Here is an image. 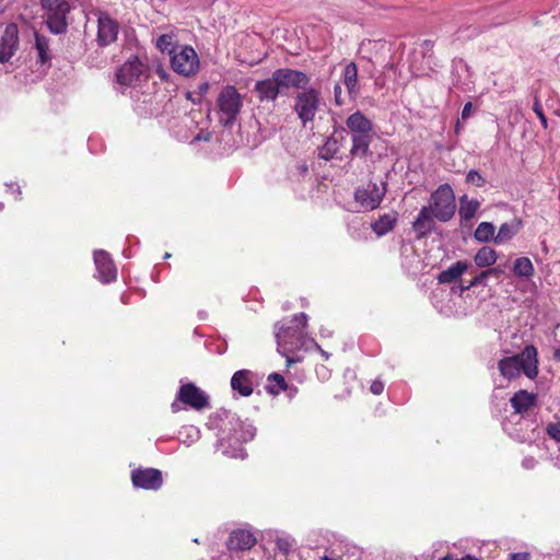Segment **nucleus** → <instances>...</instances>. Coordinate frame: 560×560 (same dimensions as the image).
Instances as JSON below:
<instances>
[{
	"label": "nucleus",
	"mask_w": 560,
	"mask_h": 560,
	"mask_svg": "<svg viewBox=\"0 0 560 560\" xmlns=\"http://www.w3.org/2000/svg\"><path fill=\"white\" fill-rule=\"evenodd\" d=\"M308 316L305 313L295 314L291 318H284L275 325V336L278 352L287 358V364L300 362V355H290L299 349H308L310 339L305 335Z\"/></svg>",
	"instance_id": "f257e3e1"
},
{
	"label": "nucleus",
	"mask_w": 560,
	"mask_h": 560,
	"mask_svg": "<svg viewBox=\"0 0 560 560\" xmlns=\"http://www.w3.org/2000/svg\"><path fill=\"white\" fill-rule=\"evenodd\" d=\"M499 371L504 378L514 380L523 372L528 378L538 375V351L535 346L527 345L520 354L504 357L498 363Z\"/></svg>",
	"instance_id": "f03ea898"
},
{
	"label": "nucleus",
	"mask_w": 560,
	"mask_h": 560,
	"mask_svg": "<svg viewBox=\"0 0 560 560\" xmlns=\"http://www.w3.org/2000/svg\"><path fill=\"white\" fill-rule=\"evenodd\" d=\"M219 120L224 126L235 122L243 107V96L235 86L225 85L217 98Z\"/></svg>",
	"instance_id": "7ed1b4c3"
},
{
	"label": "nucleus",
	"mask_w": 560,
	"mask_h": 560,
	"mask_svg": "<svg viewBox=\"0 0 560 560\" xmlns=\"http://www.w3.org/2000/svg\"><path fill=\"white\" fill-rule=\"evenodd\" d=\"M428 208H431L435 219L441 222L450 221L456 210L455 196L452 187L448 184H443L438 187L430 196Z\"/></svg>",
	"instance_id": "20e7f679"
},
{
	"label": "nucleus",
	"mask_w": 560,
	"mask_h": 560,
	"mask_svg": "<svg viewBox=\"0 0 560 560\" xmlns=\"http://www.w3.org/2000/svg\"><path fill=\"white\" fill-rule=\"evenodd\" d=\"M43 9L46 11V24L54 34H62L67 31V14L70 5L66 0H40Z\"/></svg>",
	"instance_id": "39448f33"
},
{
	"label": "nucleus",
	"mask_w": 560,
	"mask_h": 560,
	"mask_svg": "<svg viewBox=\"0 0 560 560\" xmlns=\"http://www.w3.org/2000/svg\"><path fill=\"white\" fill-rule=\"evenodd\" d=\"M199 66V57L191 46L180 45L172 51L171 67L176 73L191 77L198 72Z\"/></svg>",
	"instance_id": "423d86ee"
},
{
	"label": "nucleus",
	"mask_w": 560,
	"mask_h": 560,
	"mask_svg": "<svg viewBox=\"0 0 560 560\" xmlns=\"http://www.w3.org/2000/svg\"><path fill=\"white\" fill-rule=\"evenodd\" d=\"M319 91L314 88L304 89L294 97V112L305 127L312 122L319 108Z\"/></svg>",
	"instance_id": "0eeeda50"
},
{
	"label": "nucleus",
	"mask_w": 560,
	"mask_h": 560,
	"mask_svg": "<svg viewBox=\"0 0 560 560\" xmlns=\"http://www.w3.org/2000/svg\"><path fill=\"white\" fill-rule=\"evenodd\" d=\"M148 77L147 66L138 56H131L116 72V81L124 86H135Z\"/></svg>",
	"instance_id": "6e6552de"
},
{
	"label": "nucleus",
	"mask_w": 560,
	"mask_h": 560,
	"mask_svg": "<svg viewBox=\"0 0 560 560\" xmlns=\"http://www.w3.org/2000/svg\"><path fill=\"white\" fill-rule=\"evenodd\" d=\"M386 186L384 182L380 184L370 182L365 186L355 189L354 200L365 210H374L381 205L387 191Z\"/></svg>",
	"instance_id": "1a4fd4ad"
},
{
	"label": "nucleus",
	"mask_w": 560,
	"mask_h": 560,
	"mask_svg": "<svg viewBox=\"0 0 560 560\" xmlns=\"http://www.w3.org/2000/svg\"><path fill=\"white\" fill-rule=\"evenodd\" d=\"M272 73L281 93H285L290 89L304 90L311 82L310 77L305 72L295 69L279 68Z\"/></svg>",
	"instance_id": "9d476101"
},
{
	"label": "nucleus",
	"mask_w": 560,
	"mask_h": 560,
	"mask_svg": "<svg viewBox=\"0 0 560 560\" xmlns=\"http://www.w3.org/2000/svg\"><path fill=\"white\" fill-rule=\"evenodd\" d=\"M177 400L195 410H202L210 407L208 394L194 383L183 384L179 387Z\"/></svg>",
	"instance_id": "9b49d317"
},
{
	"label": "nucleus",
	"mask_w": 560,
	"mask_h": 560,
	"mask_svg": "<svg viewBox=\"0 0 560 560\" xmlns=\"http://www.w3.org/2000/svg\"><path fill=\"white\" fill-rule=\"evenodd\" d=\"M119 24L107 12L97 13L96 42L101 47H107L117 40Z\"/></svg>",
	"instance_id": "f8f14e48"
},
{
	"label": "nucleus",
	"mask_w": 560,
	"mask_h": 560,
	"mask_svg": "<svg viewBox=\"0 0 560 560\" xmlns=\"http://www.w3.org/2000/svg\"><path fill=\"white\" fill-rule=\"evenodd\" d=\"M20 46L19 27L9 23L0 36V63H7L16 54Z\"/></svg>",
	"instance_id": "ddd939ff"
},
{
	"label": "nucleus",
	"mask_w": 560,
	"mask_h": 560,
	"mask_svg": "<svg viewBox=\"0 0 560 560\" xmlns=\"http://www.w3.org/2000/svg\"><path fill=\"white\" fill-rule=\"evenodd\" d=\"M131 481L136 488L159 490L163 485V476L155 468H138L132 470Z\"/></svg>",
	"instance_id": "4468645a"
},
{
	"label": "nucleus",
	"mask_w": 560,
	"mask_h": 560,
	"mask_svg": "<svg viewBox=\"0 0 560 560\" xmlns=\"http://www.w3.org/2000/svg\"><path fill=\"white\" fill-rule=\"evenodd\" d=\"M94 264L97 278L103 283H110L117 278V269L108 253L100 249L94 252Z\"/></svg>",
	"instance_id": "2eb2a0df"
},
{
	"label": "nucleus",
	"mask_w": 560,
	"mask_h": 560,
	"mask_svg": "<svg viewBox=\"0 0 560 560\" xmlns=\"http://www.w3.org/2000/svg\"><path fill=\"white\" fill-rule=\"evenodd\" d=\"M256 376L249 370L236 371L231 378V388L242 397H248L254 392Z\"/></svg>",
	"instance_id": "dca6fc26"
},
{
	"label": "nucleus",
	"mask_w": 560,
	"mask_h": 560,
	"mask_svg": "<svg viewBox=\"0 0 560 560\" xmlns=\"http://www.w3.org/2000/svg\"><path fill=\"white\" fill-rule=\"evenodd\" d=\"M254 91L257 93L260 102H275L281 93L273 73L268 79L257 81Z\"/></svg>",
	"instance_id": "f3484780"
},
{
	"label": "nucleus",
	"mask_w": 560,
	"mask_h": 560,
	"mask_svg": "<svg viewBox=\"0 0 560 560\" xmlns=\"http://www.w3.org/2000/svg\"><path fill=\"white\" fill-rule=\"evenodd\" d=\"M434 214L431 208L422 207L418 213V217L412 222V229L417 233L418 237H423L432 232L434 229Z\"/></svg>",
	"instance_id": "a211bd4d"
},
{
	"label": "nucleus",
	"mask_w": 560,
	"mask_h": 560,
	"mask_svg": "<svg viewBox=\"0 0 560 560\" xmlns=\"http://www.w3.org/2000/svg\"><path fill=\"white\" fill-rule=\"evenodd\" d=\"M256 544L254 534L246 529H236L231 533L228 540L230 550H248Z\"/></svg>",
	"instance_id": "6ab92c4d"
},
{
	"label": "nucleus",
	"mask_w": 560,
	"mask_h": 560,
	"mask_svg": "<svg viewBox=\"0 0 560 560\" xmlns=\"http://www.w3.org/2000/svg\"><path fill=\"white\" fill-rule=\"evenodd\" d=\"M347 128L351 131V136L370 135L373 130L372 121L360 110L351 114L346 121Z\"/></svg>",
	"instance_id": "aec40b11"
},
{
	"label": "nucleus",
	"mask_w": 560,
	"mask_h": 560,
	"mask_svg": "<svg viewBox=\"0 0 560 560\" xmlns=\"http://www.w3.org/2000/svg\"><path fill=\"white\" fill-rule=\"evenodd\" d=\"M510 402L515 413L522 415L536 406L537 395L528 393L525 389H521L511 397Z\"/></svg>",
	"instance_id": "412c9836"
},
{
	"label": "nucleus",
	"mask_w": 560,
	"mask_h": 560,
	"mask_svg": "<svg viewBox=\"0 0 560 560\" xmlns=\"http://www.w3.org/2000/svg\"><path fill=\"white\" fill-rule=\"evenodd\" d=\"M35 43L34 49L36 50V62L40 65V67L49 68L52 59V55L49 47V39L35 32L34 34Z\"/></svg>",
	"instance_id": "4be33fe9"
},
{
	"label": "nucleus",
	"mask_w": 560,
	"mask_h": 560,
	"mask_svg": "<svg viewBox=\"0 0 560 560\" xmlns=\"http://www.w3.org/2000/svg\"><path fill=\"white\" fill-rule=\"evenodd\" d=\"M469 264L458 260L452 264L447 269L440 272L438 276L439 283H451L457 280L465 271H467Z\"/></svg>",
	"instance_id": "5701e85b"
},
{
	"label": "nucleus",
	"mask_w": 560,
	"mask_h": 560,
	"mask_svg": "<svg viewBox=\"0 0 560 560\" xmlns=\"http://www.w3.org/2000/svg\"><path fill=\"white\" fill-rule=\"evenodd\" d=\"M342 82L351 97H355L359 93L358 89V67L354 62H349L342 73Z\"/></svg>",
	"instance_id": "b1692460"
},
{
	"label": "nucleus",
	"mask_w": 560,
	"mask_h": 560,
	"mask_svg": "<svg viewBox=\"0 0 560 560\" xmlns=\"http://www.w3.org/2000/svg\"><path fill=\"white\" fill-rule=\"evenodd\" d=\"M352 147L350 149V155L352 158L360 156L364 158L370 154V144L372 142V135H355L351 136Z\"/></svg>",
	"instance_id": "393cba45"
},
{
	"label": "nucleus",
	"mask_w": 560,
	"mask_h": 560,
	"mask_svg": "<svg viewBox=\"0 0 560 560\" xmlns=\"http://www.w3.org/2000/svg\"><path fill=\"white\" fill-rule=\"evenodd\" d=\"M480 207V202L477 199H468L467 195L459 198V217L464 222L470 221Z\"/></svg>",
	"instance_id": "a878e982"
},
{
	"label": "nucleus",
	"mask_w": 560,
	"mask_h": 560,
	"mask_svg": "<svg viewBox=\"0 0 560 560\" xmlns=\"http://www.w3.org/2000/svg\"><path fill=\"white\" fill-rule=\"evenodd\" d=\"M497 259V252L489 246L481 247L474 257V261L479 268L491 267L495 264Z\"/></svg>",
	"instance_id": "bb28decb"
},
{
	"label": "nucleus",
	"mask_w": 560,
	"mask_h": 560,
	"mask_svg": "<svg viewBox=\"0 0 560 560\" xmlns=\"http://www.w3.org/2000/svg\"><path fill=\"white\" fill-rule=\"evenodd\" d=\"M453 85L460 91H469L471 88L470 81H460L459 78L463 73L468 74V66L464 60H458L453 65Z\"/></svg>",
	"instance_id": "cd10ccee"
},
{
	"label": "nucleus",
	"mask_w": 560,
	"mask_h": 560,
	"mask_svg": "<svg viewBox=\"0 0 560 560\" xmlns=\"http://www.w3.org/2000/svg\"><path fill=\"white\" fill-rule=\"evenodd\" d=\"M396 217L393 214H383L372 223V230L376 235L383 236L394 229Z\"/></svg>",
	"instance_id": "c85d7f7f"
},
{
	"label": "nucleus",
	"mask_w": 560,
	"mask_h": 560,
	"mask_svg": "<svg viewBox=\"0 0 560 560\" xmlns=\"http://www.w3.org/2000/svg\"><path fill=\"white\" fill-rule=\"evenodd\" d=\"M535 269L533 262L527 257H520L514 261L513 273L518 278H530L534 276Z\"/></svg>",
	"instance_id": "c756f323"
},
{
	"label": "nucleus",
	"mask_w": 560,
	"mask_h": 560,
	"mask_svg": "<svg viewBox=\"0 0 560 560\" xmlns=\"http://www.w3.org/2000/svg\"><path fill=\"white\" fill-rule=\"evenodd\" d=\"M474 237L479 243H488L490 241H494L495 237V226L491 222H481L477 226L474 233Z\"/></svg>",
	"instance_id": "7c9ffc66"
},
{
	"label": "nucleus",
	"mask_w": 560,
	"mask_h": 560,
	"mask_svg": "<svg viewBox=\"0 0 560 560\" xmlns=\"http://www.w3.org/2000/svg\"><path fill=\"white\" fill-rule=\"evenodd\" d=\"M267 381L266 390L271 395H279L288 388L284 377L279 373H271Z\"/></svg>",
	"instance_id": "2f4dec72"
},
{
	"label": "nucleus",
	"mask_w": 560,
	"mask_h": 560,
	"mask_svg": "<svg viewBox=\"0 0 560 560\" xmlns=\"http://www.w3.org/2000/svg\"><path fill=\"white\" fill-rule=\"evenodd\" d=\"M339 151V142L335 138H327L325 143L318 150V156L323 160L329 161Z\"/></svg>",
	"instance_id": "473e14b6"
},
{
	"label": "nucleus",
	"mask_w": 560,
	"mask_h": 560,
	"mask_svg": "<svg viewBox=\"0 0 560 560\" xmlns=\"http://www.w3.org/2000/svg\"><path fill=\"white\" fill-rule=\"evenodd\" d=\"M156 47L162 52H167L170 57L172 56V51L178 46L174 43V36L172 34H163L158 37Z\"/></svg>",
	"instance_id": "72a5a7b5"
},
{
	"label": "nucleus",
	"mask_w": 560,
	"mask_h": 560,
	"mask_svg": "<svg viewBox=\"0 0 560 560\" xmlns=\"http://www.w3.org/2000/svg\"><path fill=\"white\" fill-rule=\"evenodd\" d=\"M517 233V229L510 224V223H503L499 228L498 233L495 234L494 242L497 244L504 243L509 240H511L515 234Z\"/></svg>",
	"instance_id": "f704fd0d"
},
{
	"label": "nucleus",
	"mask_w": 560,
	"mask_h": 560,
	"mask_svg": "<svg viewBox=\"0 0 560 560\" xmlns=\"http://www.w3.org/2000/svg\"><path fill=\"white\" fill-rule=\"evenodd\" d=\"M466 182L475 185L476 187H482L486 184L485 178L476 170H470L466 175Z\"/></svg>",
	"instance_id": "c9c22d12"
},
{
	"label": "nucleus",
	"mask_w": 560,
	"mask_h": 560,
	"mask_svg": "<svg viewBox=\"0 0 560 560\" xmlns=\"http://www.w3.org/2000/svg\"><path fill=\"white\" fill-rule=\"evenodd\" d=\"M488 273L486 270L481 271L479 275L475 276L471 280H469L466 284H465V289H471L474 287H478V285H486L487 284V279H488Z\"/></svg>",
	"instance_id": "e433bc0d"
},
{
	"label": "nucleus",
	"mask_w": 560,
	"mask_h": 560,
	"mask_svg": "<svg viewBox=\"0 0 560 560\" xmlns=\"http://www.w3.org/2000/svg\"><path fill=\"white\" fill-rule=\"evenodd\" d=\"M277 548L280 552L288 555L293 547V542L289 537H280L276 540Z\"/></svg>",
	"instance_id": "4c0bfd02"
},
{
	"label": "nucleus",
	"mask_w": 560,
	"mask_h": 560,
	"mask_svg": "<svg viewBox=\"0 0 560 560\" xmlns=\"http://www.w3.org/2000/svg\"><path fill=\"white\" fill-rule=\"evenodd\" d=\"M533 110L535 112V114L537 115V117L539 118L542 127L545 129H547L548 127V120H547V117L545 116L544 112H542V106L540 104V102L538 100H536L534 102V105H533Z\"/></svg>",
	"instance_id": "58836bf2"
},
{
	"label": "nucleus",
	"mask_w": 560,
	"mask_h": 560,
	"mask_svg": "<svg viewBox=\"0 0 560 560\" xmlns=\"http://www.w3.org/2000/svg\"><path fill=\"white\" fill-rule=\"evenodd\" d=\"M547 433L556 441H560V422L549 423L547 427Z\"/></svg>",
	"instance_id": "ea45409f"
},
{
	"label": "nucleus",
	"mask_w": 560,
	"mask_h": 560,
	"mask_svg": "<svg viewBox=\"0 0 560 560\" xmlns=\"http://www.w3.org/2000/svg\"><path fill=\"white\" fill-rule=\"evenodd\" d=\"M185 431L187 432V440H184V442H194L199 439V430L196 427H187L185 428Z\"/></svg>",
	"instance_id": "a19ab883"
},
{
	"label": "nucleus",
	"mask_w": 560,
	"mask_h": 560,
	"mask_svg": "<svg viewBox=\"0 0 560 560\" xmlns=\"http://www.w3.org/2000/svg\"><path fill=\"white\" fill-rule=\"evenodd\" d=\"M334 97H335V103L337 105H342L343 104V98H342V89H341V85L339 83L335 84L334 86Z\"/></svg>",
	"instance_id": "79ce46f5"
},
{
	"label": "nucleus",
	"mask_w": 560,
	"mask_h": 560,
	"mask_svg": "<svg viewBox=\"0 0 560 560\" xmlns=\"http://www.w3.org/2000/svg\"><path fill=\"white\" fill-rule=\"evenodd\" d=\"M371 393L374 395H381L384 390V383L380 380H375L370 387Z\"/></svg>",
	"instance_id": "37998d69"
},
{
	"label": "nucleus",
	"mask_w": 560,
	"mask_h": 560,
	"mask_svg": "<svg viewBox=\"0 0 560 560\" xmlns=\"http://www.w3.org/2000/svg\"><path fill=\"white\" fill-rule=\"evenodd\" d=\"M471 110H472V104L470 102L466 103L463 107L460 119L463 121L467 120L471 115Z\"/></svg>",
	"instance_id": "c03bdc74"
},
{
	"label": "nucleus",
	"mask_w": 560,
	"mask_h": 560,
	"mask_svg": "<svg viewBox=\"0 0 560 560\" xmlns=\"http://www.w3.org/2000/svg\"><path fill=\"white\" fill-rule=\"evenodd\" d=\"M536 459L532 456H527L522 460V466L525 469H533L536 466Z\"/></svg>",
	"instance_id": "a18cd8bd"
},
{
	"label": "nucleus",
	"mask_w": 560,
	"mask_h": 560,
	"mask_svg": "<svg viewBox=\"0 0 560 560\" xmlns=\"http://www.w3.org/2000/svg\"><path fill=\"white\" fill-rule=\"evenodd\" d=\"M486 271L488 273V277L493 276L497 278H499V276L504 272L503 269H501L500 267H488Z\"/></svg>",
	"instance_id": "49530a36"
},
{
	"label": "nucleus",
	"mask_w": 560,
	"mask_h": 560,
	"mask_svg": "<svg viewBox=\"0 0 560 560\" xmlns=\"http://www.w3.org/2000/svg\"><path fill=\"white\" fill-rule=\"evenodd\" d=\"M510 560H529V555L527 552L511 553Z\"/></svg>",
	"instance_id": "de8ad7c7"
},
{
	"label": "nucleus",
	"mask_w": 560,
	"mask_h": 560,
	"mask_svg": "<svg viewBox=\"0 0 560 560\" xmlns=\"http://www.w3.org/2000/svg\"><path fill=\"white\" fill-rule=\"evenodd\" d=\"M308 346H313L315 348H317L319 350V352L322 353V355L327 360L329 358V353H327L326 351H324L319 346L318 343L314 340V339H310V345Z\"/></svg>",
	"instance_id": "09e8293b"
},
{
	"label": "nucleus",
	"mask_w": 560,
	"mask_h": 560,
	"mask_svg": "<svg viewBox=\"0 0 560 560\" xmlns=\"http://www.w3.org/2000/svg\"><path fill=\"white\" fill-rule=\"evenodd\" d=\"M210 139V133L207 132L206 135H203L202 132L198 133L194 140L196 141H200V140H205V141H209Z\"/></svg>",
	"instance_id": "8fccbe9b"
},
{
	"label": "nucleus",
	"mask_w": 560,
	"mask_h": 560,
	"mask_svg": "<svg viewBox=\"0 0 560 560\" xmlns=\"http://www.w3.org/2000/svg\"><path fill=\"white\" fill-rule=\"evenodd\" d=\"M467 290H468V289H465V284H459V285H457V287H453V288H452V291H453L454 293H459V294H462L463 292H465V291H467Z\"/></svg>",
	"instance_id": "3c124183"
},
{
	"label": "nucleus",
	"mask_w": 560,
	"mask_h": 560,
	"mask_svg": "<svg viewBox=\"0 0 560 560\" xmlns=\"http://www.w3.org/2000/svg\"><path fill=\"white\" fill-rule=\"evenodd\" d=\"M247 436L244 440H250L255 435V429L252 425H248V430L246 431Z\"/></svg>",
	"instance_id": "603ef678"
},
{
	"label": "nucleus",
	"mask_w": 560,
	"mask_h": 560,
	"mask_svg": "<svg viewBox=\"0 0 560 560\" xmlns=\"http://www.w3.org/2000/svg\"><path fill=\"white\" fill-rule=\"evenodd\" d=\"M441 560H477V559L471 556H466L462 559H453L452 557L446 556V557L442 558Z\"/></svg>",
	"instance_id": "864d4df0"
},
{
	"label": "nucleus",
	"mask_w": 560,
	"mask_h": 560,
	"mask_svg": "<svg viewBox=\"0 0 560 560\" xmlns=\"http://www.w3.org/2000/svg\"><path fill=\"white\" fill-rule=\"evenodd\" d=\"M178 401H179V400H177V399H176L175 401H173V402H172V405H171V409H172V411H173V412H178V411L180 410V407H179V405H178Z\"/></svg>",
	"instance_id": "5fc2aeb1"
},
{
	"label": "nucleus",
	"mask_w": 560,
	"mask_h": 560,
	"mask_svg": "<svg viewBox=\"0 0 560 560\" xmlns=\"http://www.w3.org/2000/svg\"><path fill=\"white\" fill-rule=\"evenodd\" d=\"M462 128H463V126L460 124V120L458 119L457 122H456L455 131L458 133Z\"/></svg>",
	"instance_id": "6e6d98bb"
},
{
	"label": "nucleus",
	"mask_w": 560,
	"mask_h": 560,
	"mask_svg": "<svg viewBox=\"0 0 560 560\" xmlns=\"http://www.w3.org/2000/svg\"><path fill=\"white\" fill-rule=\"evenodd\" d=\"M555 359L560 362V349L555 351Z\"/></svg>",
	"instance_id": "4d7b16f0"
},
{
	"label": "nucleus",
	"mask_w": 560,
	"mask_h": 560,
	"mask_svg": "<svg viewBox=\"0 0 560 560\" xmlns=\"http://www.w3.org/2000/svg\"><path fill=\"white\" fill-rule=\"evenodd\" d=\"M168 257H171V254L166 253V254L164 255V258H168Z\"/></svg>",
	"instance_id": "13d9d810"
},
{
	"label": "nucleus",
	"mask_w": 560,
	"mask_h": 560,
	"mask_svg": "<svg viewBox=\"0 0 560 560\" xmlns=\"http://www.w3.org/2000/svg\"><path fill=\"white\" fill-rule=\"evenodd\" d=\"M4 207L3 202H0V210H2Z\"/></svg>",
	"instance_id": "bf43d9fd"
}]
</instances>
